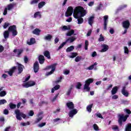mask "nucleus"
Returning a JSON list of instances; mask_svg holds the SVG:
<instances>
[{
	"mask_svg": "<svg viewBox=\"0 0 131 131\" xmlns=\"http://www.w3.org/2000/svg\"><path fill=\"white\" fill-rule=\"evenodd\" d=\"M11 129V126H8L6 127L4 130V131H10V129Z\"/></svg>",
	"mask_w": 131,
	"mask_h": 131,
	"instance_id": "nucleus-64",
	"label": "nucleus"
},
{
	"mask_svg": "<svg viewBox=\"0 0 131 131\" xmlns=\"http://www.w3.org/2000/svg\"><path fill=\"white\" fill-rule=\"evenodd\" d=\"M126 87H125V86H123L121 93L123 96H125V97H128V92L126 91Z\"/></svg>",
	"mask_w": 131,
	"mask_h": 131,
	"instance_id": "nucleus-18",
	"label": "nucleus"
},
{
	"mask_svg": "<svg viewBox=\"0 0 131 131\" xmlns=\"http://www.w3.org/2000/svg\"><path fill=\"white\" fill-rule=\"evenodd\" d=\"M72 89H73V85H72L71 86L69 89L68 92H67V96H70V94H71V91H72Z\"/></svg>",
	"mask_w": 131,
	"mask_h": 131,
	"instance_id": "nucleus-37",
	"label": "nucleus"
},
{
	"mask_svg": "<svg viewBox=\"0 0 131 131\" xmlns=\"http://www.w3.org/2000/svg\"><path fill=\"white\" fill-rule=\"evenodd\" d=\"M77 55H78V54H77V53L72 52V55H71L70 56V58H75V57H76V56H77Z\"/></svg>",
	"mask_w": 131,
	"mask_h": 131,
	"instance_id": "nucleus-43",
	"label": "nucleus"
},
{
	"mask_svg": "<svg viewBox=\"0 0 131 131\" xmlns=\"http://www.w3.org/2000/svg\"><path fill=\"white\" fill-rule=\"evenodd\" d=\"M41 119H42V117L37 118L35 121V123H38V122H39Z\"/></svg>",
	"mask_w": 131,
	"mask_h": 131,
	"instance_id": "nucleus-52",
	"label": "nucleus"
},
{
	"mask_svg": "<svg viewBox=\"0 0 131 131\" xmlns=\"http://www.w3.org/2000/svg\"><path fill=\"white\" fill-rule=\"evenodd\" d=\"M43 6H46V3L43 1L40 2L38 4V9H41Z\"/></svg>",
	"mask_w": 131,
	"mask_h": 131,
	"instance_id": "nucleus-29",
	"label": "nucleus"
},
{
	"mask_svg": "<svg viewBox=\"0 0 131 131\" xmlns=\"http://www.w3.org/2000/svg\"><path fill=\"white\" fill-rule=\"evenodd\" d=\"M28 115L29 116H33V115H34V112H33V111H30Z\"/></svg>",
	"mask_w": 131,
	"mask_h": 131,
	"instance_id": "nucleus-57",
	"label": "nucleus"
},
{
	"mask_svg": "<svg viewBox=\"0 0 131 131\" xmlns=\"http://www.w3.org/2000/svg\"><path fill=\"white\" fill-rule=\"evenodd\" d=\"M85 15H86V11L83 7L77 6L75 8L73 16L75 19H77L78 24L83 23V18L81 17H84Z\"/></svg>",
	"mask_w": 131,
	"mask_h": 131,
	"instance_id": "nucleus-1",
	"label": "nucleus"
},
{
	"mask_svg": "<svg viewBox=\"0 0 131 131\" xmlns=\"http://www.w3.org/2000/svg\"><path fill=\"white\" fill-rule=\"evenodd\" d=\"M89 47V41L88 40H86L85 41V46H84V49L86 51L88 50V47Z\"/></svg>",
	"mask_w": 131,
	"mask_h": 131,
	"instance_id": "nucleus-44",
	"label": "nucleus"
},
{
	"mask_svg": "<svg viewBox=\"0 0 131 131\" xmlns=\"http://www.w3.org/2000/svg\"><path fill=\"white\" fill-rule=\"evenodd\" d=\"M125 131H131V123H128L126 125Z\"/></svg>",
	"mask_w": 131,
	"mask_h": 131,
	"instance_id": "nucleus-32",
	"label": "nucleus"
},
{
	"mask_svg": "<svg viewBox=\"0 0 131 131\" xmlns=\"http://www.w3.org/2000/svg\"><path fill=\"white\" fill-rule=\"evenodd\" d=\"M43 104H46V105H48V102H45V101H41L39 103V106H42Z\"/></svg>",
	"mask_w": 131,
	"mask_h": 131,
	"instance_id": "nucleus-58",
	"label": "nucleus"
},
{
	"mask_svg": "<svg viewBox=\"0 0 131 131\" xmlns=\"http://www.w3.org/2000/svg\"><path fill=\"white\" fill-rule=\"evenodd\" d=\"M66 41H65L64 42H63L58 47V48L57 49V51H59V50H61V49H62V48H63V47H64V46L65 45H66Z\"/></svg>",
	"mask_w": 131,
	"mask_h": 131,
	"instance_id": "nucleus-39",
	"label": "nucleus"
},
{
	"mask_svg": "<svg viewBox=\"0 0 131 131\" xmlns=\"http://www.w3.org/2000/svg\"><path fill=\"white\" fill-rule=\"evenodd\" d=\"M4 36L5 39L9 38L10 36V31L9 30L4 32Z\"/></svg>",
	"mask_w": 131,
	"mask_h": 131,
	"instance_id": "nucleus-26",
	"label": "nucleus"
},
{
	"mask_svg": "<svg viewBox=\"0 0 131 131\" xmlns=\"http://www.w3.org/2000/svg\"><path fill=\"white\" fill-rule=\"evenodd\" d=\"M23 67H24L23 65H22L21 63H18V68H17L18 70V74H21V73L23 72Z\"/></svg>",
	"mask_w": 131,
	"mask_h": 131,
	"instance_id": "nucleus-21",
	"label": "nucleus"
},
{
	"mask_svg": "<svg viewBox=\"0 0 131 131\" xmlns=\"http://www.w3.org/2000/svg\"><path fill=\"white\" fill-rule=\"evenodd\" d=\"M63 79V77L60 76V77L58 78V80H56L55 81L56 83H58V82H61V80Z\"/></svg>",
	"mask_w": 131,
	"mask_h": 131,
	"instance_id": "nucleus-59",
	"label": "nucleus"
},
{
	"mask_svg": "<svg viewBox=\"0 0 131 131\" xmlns=\"http://www.w3.org/2000/svg\"><path fill=\"white\" fill-rule=\"evenodd\" d=\"M4 114H5V115H8V114H9V110L7 109L4 110Z\"/></svg>",
	"mask_w": 131,
	"mask_h": 131,
	"instance_id": "nucleus-62",
	"label": "nucleus"
},
{
	"mask_svg": "<svg viewBox=\"0 0 131 131\" xmlns=\"http://www.w3.org/2000/svg\"><path fill=\"white\" fill-rule=\"evenodd\" d=\"M37 16H39V17H41V14H40V12L37 11L34 13V18H36Z\"/></svg>",
	"mask_w": 131,
	"mask_h": 131,
	"instance_id": "nucleus-41",
	"label": "nucleus"
},
{
	"mask_svg": "<svg viewBox=\"0 0 131 131\" xmlns=\"http://www.w3.org/2000/svg\"><path fill=\"white\" fill-rule=\"evenodd\" d=\"M34 72L37 73L39 70V64H38V61H35L33 66Z\"/></svg>",
	"mask_w": 131,
	"mask_h": 131,
	"instance_id": "nucleus-14",
	"label": "nucleus"
},
{
	"mask_svg": "<svg viewBox=\"0 0 131 131\" xmlns=\"http://www.w3.org/2000/svg\"><path fill=\"white\" fill-rule=\"evenodd\" d=\"M113 100H117V99H118V95H113L112 98Z\"/></svg>",
	"mask_w": 131,
	"mask_h": 131,
	"instance_id": "nucleus-60",
	"label": "nucleus"
},
{
	"mask_svg": "<svg viewBox=\"0 0 131 131\" xmlns=\"http://www.w3.org/2000/svg\"><path fill=\"white\" fill-rule=\"evenodd\" d=\"M46 124H47V123H46V122L41 123L40 124H39L38 125V126L39 127H42V126H45V125H46Z\"/></svg>",
	"mask_w": 131,
	"mask_h": 131,
	"instance_id": "nucleus-55",
	"label": "nucleus"
},
{
	"mask_svg": "<svg viewBox=\"0 0 131 131\" xmlns=\"http://www.w3.org/2000/svg\"><path fill=\"white\" fill-rule=\"evenodd\" d=\"M52 38H53V36H52V35L51 34H48L45 37V39H46V40H49V41H51Z\"/></svg>",
	"mask_w": 131,
	"mask_h": 131,
	"instance_id": "nucleus-30",
	"label": "nucleus"
},
{
	"mask_svg": "<svg viewBox=\"0 0 131 131\" xmlns=\"http://www.w3.org/2000/svg\"><path fill=\"white\" fill-rule=\"evenodd\" d=\"M128 117H129V115H124V114L119 115L118 122L119 125H122V123L125 122V121L127 120V118H128Z\"/></svg>",
	"mask_w": 131,
	"mask_h": 131,
	"instance_id": "nucleus-4",
	"label": "nucleus"
},
{
	"mask_svg": "<svg viewBox=\"0 0 131 131\" xmlns=\"http://www.w3.org/2000/svg\"><path fill=\"white\" fill-rule=\"evenodd\" d=\"M14 7H15V4H10L7 6V9L8 11H10L12 10V9H13Z\"/></svg>",
	"mask_w": 131,
	"mask_h": 131,
	"instance_id": "nucleus-31",
	"label": "nucleus"
},
{
	"mask_svg": "<svg viewBox=\"0 0 131 131\" xmlns=\"http://www.w3.org/2000/svg\"><path fill=\"white\" fill-rule=\"evenodd\" d=\"M21 125H22L23 126H26V125H30V122H27L26 123L21 122Z\"/></svg>",
	"mask_w": 131,
	"mask_h": 131,
	"instance_id": "nucleus-48",
	"label": "nucleus"
},
{
	"mask_svg": "<svg viewBox=\"0 0 131 131\" xmlns=\"http://www.w3.org/2000/svg\"><path fill=\"white\" fill-rule=\"evenodd\" d=\"M94 19H95V16H90L89 19H88L89 24L91 26H93V23H94Z\"/></svg>",
	"mask_w": 131,
	"mask_h": 131,
	"instance_id": "nucleus-24",
	"label": "nucleus"
},
{
	"mask_svg": "<svg viewBox=\"0 0 131 131\" xmlns=\"http://www.w3.org/2000/svg\"><path fill=\"white\" fill-rule=\"evenodd\" d=\"M73 50H74V46H71L70 47H68L66 49V52H67V53H69L70 52H72V51H73Z\"/></svg>",
	"mask_w": 131,
	"mask_h": 131,
	"instance_id": "nucleus-34",
	"label": "nucleus"
},
{
	"mask_svg": "<svg viewBox=\"0 0 131 131\" xmlns=\"http://www.w3.org/2000/svg\"><path fill=\"white\" fill-rule=\"evenodd\" d=\"M7 14H8V8H6L5 9H4V13H3V15L4 16H6V15H7Z\"/></svg>",
	"mask_w": 131,
	"mask_h": 131,
	"instance_id": "nucleus-61",
	"label": "nucleus"
},
{
	"mask_svg": "<svg viewBox=\"0 0 131 131\" xmlns=\"http://www.w3.org/2000/svg\"><path fill=\"white\" fill-rule=\"evenodd\" d=\"M117 92H118V87L117 86H115L112 90V95H115Z\"/></svg>",
	"mask_w": 131,
	"mask_h": 131,
	"instance_id": "nucleus-25",
	"label": "nucleus"
},
{
	"mask_svg": "<svg viewBox=\"0 0 131 131\" xmlns=\"http://www.w3.org/2000/svg\"><path fill=\"white\" fill-rule=\"evenodd\" d=\"M105 40V39L104 38V37L103 36V35L101 34L100 35V38L98 39L99 41H104Z\"/></svg>",
	"mask_w": 131,
	"mask_h": 131,
	"instance_id": "nucleus-45",
	"label": "nucleus"
},
{
	"mask_svg": "<svg viewBox=\"0 0 131 131\" xmlns=\"http://www.w3.org/2000/svg\"><path fill=\"white\" fill-rule=\"evenodd\" d=\"M76 39V38L75 37H71L68 38V39H66V42L67 43V42H70V43H71V42H73V41H75Z\"/></svg>",
	"mask_w": 131,
	"mask_h": 131,
	"instance_id": "nucleus-20",
	"label": "nucleus"
},
{
	"mask_svg": "<svg viewBox=\"0 0 131 131\" xmlns=\"http://www.w3.org/2000/svg\"><path fill=\"white\" fill-rule=\"evenodd\" d=\"M33 85H35V82H34V81H30L29 82L25 83L23 85V86L24 88H30V86H33Z\"/></svg>",
	"mask_w": 131,
	"mask_h": 131,
	"instance_id": "nucleus-8",
	"label": "nucleus"
},
{
	"mask_svg": "<svg viewBox=\"0 0 131 131\" xmlns=\"http://www.w3.org/2000/svg\"><path fill=\"white\" fill-rule=\"evenodd\" d=\"M36 42V41L35 40V38H31L30 39L29 42H27V45L29 46H32V45H34Z\"/></svg>",
	"mask_w": 131,
	"mask_h": 131,
	"instance_id": "nucleus-23",
	"label": "nucleus"
},
{
	"mask_svg": "<svg viewBox=\"0 0 131 131\" xmlns=\"http://www.w3.org/2000/svg\"><path fill=\"white\" fill-rule=\"evenodd\" d=\"M39 0H32L30 2V5H34V4H37Z\"/></svg>",
	"mask_w": 131,
	"mask_h": 131,
	"instance_id": "nucleus-51",
	"label": "nucleus"
},
{
	"mask_svg": "<svg viewBox=\"0 0 131 131\" xmlns=\"http://www.w3.org/2000/svg\"><path fill=\"white\" fill-rule=\"evenodd\" d=\"M73 14V8L72 7L70 6L68 8L67 11L65 13L66 17H69L72 15Z\"/></svg>",
	"mask_w": 131,
	"mask_h": 131,
	"instance_id": "nucleus-7",
	"label": "nucleus"
},
{
	"mask_svg": "<svg viewBox=\"0 0 131 131\" xmlns=\"http://www.w3.org/2000/svg\"><path fill=\"white\" fill-rule=\"evenodd\" d=\"M73 34H74V30H71L67 33L66 35L67 36H71V35H73Z\"/></svg>",
	"mask_w": 131,
	"mask_h": 131,
	"instance_id": "nucleus-36",
	"label": "nucleus"
},
{
	"mask_svg": "<svg viewBox=\"0 0 131 131\" xmlns=\"http://www.w3.org/2000/svg\"><path fill=\"white\" fill-rule=\"evenodd\" d=\"M38 61L40 64H43L45 63V61H46V59L45 58V56L42 55H40L38 56Z\"/></svg>",
	"mask_w": 131,
	"mask_h": 131,
	"instance_id": "nucleus-17",
	"label": "nucleus"
},
{
	"mask_svg": "<svg viewBox=\"0 0 131 131\" xmlns=\"http://www.w3.org/2000/svg\"><path fill=\"white\" fill-rule=\"evenodd\" d=\"M57 65H58V63H54L53 64H51V66H47L46 67V69H52L50 72L47 73V75H51L55 72V71L56 70V67L57 66Z\"/></svg>",
	"mask_w": 131,
	"mask_h": 131,
	"instance_id": "nucleus-6",
	"label": "nucleus"
},
{
	"mask_svg": "<svg viewBox=\"0 0 131 131\" xmlns=\"http://www.w3.org/2000/svg\"><path fill=\"white\" fill-rule=\"evenodd\" d=\"M60 85H56L53 88H52L51 90L52 94H54V93H55V91H58V90L60 89Z\"/></svg>",
	"mask_w": 131,
	"mask_h": 131,
	"instance_id": "nucleus-27",
	"label": "nucleus"
},
{
	"mask_svg": "<svg viewBox=\"0 0 131 131\" xmlns=\"http://www.w3.org/2000/svg\"><path fill=\"white\" fill-rule=\"evenodd\" d=\"M82 85V84H81V83H80V82H79L77 83L76 88V89H77V90H80V89H81Z\"/></svg>",
	"mask_w": 131,
	"mask_h": 131,
	"instance_id": "nucleus-40",
	"label": "nucleus"
},
{
	"mask_svg": "<svg viewBox=\"0 0 131 131\" xmlns=\"http://www.w3.org/2000/svg\"><path fill=\"white\" fill-rule=\"evenodd\" d=\"M66 105L70 110L74 109V103L72 102H67Z\"/></svg>",
	"mask_w": 131,
	"mask_h": 131,
	"instance_id": "nucleus-16",
	"label": "nucleus"
},
{
	"mask_svg": "<svg viewBox=\"0 0 131 131\" xmlns=\"http://www.w3.org/2000/svg\"><path fill=\"white\" fill-rule=\"evenodd\" d=\"M7 95V92L5 91L0 92V97H5Z\"/></svg>",
	"mask_w": 131,
	"mask_h": 131,
	"instance_id": "nucleus-42",
	"label": "nucleus"
},
{
	"mask_svg": "<svg viewBox=\"0 0 131 131\" xmlns=\"http://www.w3.org/2000/svg\"><path fill=\"white\" fill-rule=\"evenodd\" d=\"M41 30L38 28H36L32 31L33 34H35V35H39L40 34Z\"/></svg>",
	"mask_w": 131,
	"mask_h": 131,
	"instance_id": "nucleus-22",
	"label": "nucleus"
},
{
	"mask_svg": "<svg viewBox=\"0 0 131 131\" xmlns=\"http://www.w3.org/2000/svg\"><path fill=\"white\" fill-rule=\"evenodd\" d=\"M10 26V24L8 23H5L3 26V28L4 29H6L7 27H9Z\"/></svg>",
	"mask_w": 131,
	"mask_h": 131,
	"instance_id": "nucleus-54",
	"label": "nucleus"
},
{
	"mask_svg": "<svg viewBox=\"0 0 131 131\" xmlns=\"http://www.w3.org/2000/svg\"><path fill=\"white\" fill-rule=\"evenodd\" d=\"M16 69L17 67H13L11 69L9 70V71H5V73H8V74H9L10 76H12L13 74L14 73V72H15Z\"/></svg>",
	"mask_w": 131,
	"mask_h": 131,
	"instance_id": "nucleus-10",
	"label": "nucleus"
},
{
	"mask_svg": "<svg viewBox=\"0 0 131 131\" xmlns=\"http://www.w3.org/2000/svg\"><path fill=\"white\" fill-rule=\"evenodd\" d=\"M92 34V30H90L88 31L87 33V36H91V35Z\"/></svg>",
	"mask_w": 131,
	"mask_h": 131,
	"instance_id": "nucleus-63",
	"label": "nucleus"
},
{
	"mask_svg": "<svg viewBox=\"0 0 131 131\" xmlns=\"http://www.w3.org/2000/svg\"><path fill=\"white\" fill-rule=\"evenodd\" d=\"M14 113L16 115V119L19 121L22 120V117L24 119H25V118L27 117V116L25 114L23 113V112H20L19 110H15Z\"/></svg>",
	"mask_w": 131,
	"mask_h": 131,
	"instance_id": "nucleus-2",
	"label": "nucleus"
},
{
	"mask_svg": "<svg viewBox=\"0 0 131 131\" xmlns=\"http://www.w3.org/2000/svg\"><path fill=\"white\" fill-rule=\"evenodd\" d=\"M6 103H7V100L5 99L0 100V105H4V104H6Z\"/></svg>",
	"mask_w": 131,
	"mask_h": 131,
	"instance_id": "nucleus-50",
	"label": "nucleus"
},
{
	"mask_svg": "<svg viewBox=\"0 0 131 131\" xmlns=\"http://www.w3.org/2000/svg\"><path fill=\"white\" fill-rule=\"evenodd\" d=\"M93 104H91L87 106L86 107V110L88 112L91 113L92 112V108H93Z\"/></svg>",
	"mask_w": 131,
	"mask_h": 131,
	"instance_id": "nucleus-33",
	"label": "nucleus"
},
{
	"mask_svg": "<svg viewBox=\"0 0 131 131\" xmlns=\"http://www.w3.org/2000/svg\"><path fill=\"white\" fill-rule=\"evenodd\" d=\"M71 29V27L70 26H63L62 27V31H66V30H70Z\"/></svg>",
	"mask_w": 131,
	"mask_h": 131,
	"instance_id": "nucleus-28",
	"label": "nucleus"
},
{
	"mask_svg": "<svg viewBox=\"0 0 131 131\" xmlns=\"http://www.w3.org/2000/svg\"><path fill=\"white\" fill-rule=\"evenodd\" d=\"M124 112L126 114V115H129V114H131V111L129 109H124Z\"/></svg>",
	"mask_w": 131,
	"mask_h": 131,
	"instance_id": "nucleus-46",
	"label": "nucleus"
},
{
	"mask_svg": "<svg viewBox=\"0 0 131 131\" xmlns=\"http://www.w3.org/2000/svg\"><path fill=\"white\" fill-rule=\"evenodd\" d=\"M103 29L104 30H107V24L108 23V15H105L103 17Z\"/></svg>",
	"mask_w": 131,
	"mask_h": 131,
	"instance_id": "nucleus-12",
	"label": "nucleus"
},
{
	"mask_svg": "<svg viewBox=\"0 0 131 131\" xmlns=\"http://www.w3.org/2000/svg\"><path fill=\"white\" fill-rule=\"evenodd\" d=\"M9 107L10 109H15L16 107H17V105L13 103H10L9 104Z\"/></svg>",
	"mask_w": 131,
	"mask_h": 131,
	"instance_id": "nucleus-38",
	"label": "nucleus"
},
{
	"mask_svg": "<svg viewBox=\"0 0 131 131\" xmlns=\"http://www.w3.org/2000/svg\"><path fill=\"white\" fill-rule=\"evenodd\" d=\"M76 114H77V110L76 108H73V110H71V111L69 113V116L71 117V118H73V116H74Z\"/></svg>",
	"mask_w": 131,
	"mask_h": 131,
	"instance_id": "nucleus-11",
	"label": "nucleus"
},
{
	"mask_svg": "<svg viewBox=\"0 0 131 131\" xmlns=\"http://www.w3.org/2000/svg\"><path fill=\"white\" fill-rule=\"evenodd\" d=\"M8 30L9 32H11L12 34V36H16L18 34V32L17 31V27L16 25H12L10 26Z\"/></svg>",
	"mask_w": 131,
	"mask_h": 131,
	"instance_id": "nucleus-5",
	"label": "nucleus"
},
{
	"mask_svg": "<svg viewBox=\"0 0 131 131\" xmlns=\"http://www.w3.org/2000/svg\"><path fill=\"white\" fill-rule=\"evenodd\" d=\"M97 65H98V63L95 62L93 64L89 67L88 68V69H89V70H93L94 69L95 66H97Z\"/></svg>",
	"mask_w": 131,
	"mask_h": 131,
	"instance_id": "nucleus-35",
	"label": "nucleus"
},
{
	"mask_svg": "<svg viewBox=\"0 0 131 131\" xmlns=\"http://www.w3.org/2000/svg\"><path fill=\"white\" fill-rule=\"evenodd\" d=\"M24 52V50L23 49H14L13 50V53H17L16 57L18 58H20V56H21V54Z\"/></svg>",
	"mask_w": 131,
	"mask_h": 131,
	"instance_id": "nucleus-13",
	"label": "nucleus"
},
{
	"mask_svg": "<svg viewBox=\"0 0 131 131\" xmlns=\"http://www.w3.org/2000/svg\"><path fill=\"white\" fill-rule=\"evenodd\" d=\"M102 49L100 51L101 53H104L105 52H107V50H109V46L106 44H102L101 45Z\"/></svg>",
	"mask_w": 131,
	"mask_h": 131,
	"instance_id": "nucleus-15",
	"label": "nucleus"
},
{
	"mask_svg": "<svg viewBox=\"0 0 131 131\" xmlns=\"http://www.w3.org/2000/svg\"><path fill=\"white\" fill-rule=\"evenodd\" d=\"M124 50L125 54H128V53H129V50H128V48H127V47H124Z\"/></svg>",
	"mask_w": 131,
	"mask_h": 131,
	"instance_id": "nucleus-47",
	"label": "nucleus"
},
{
	"mask_svg": "<svg viewBox=\"0 0 131 131\" xmlns=\"http://www.w3.org/2000/svg\"><path fill=\"white\" fill-rule=\"evenodd\" d=\"M94 82V79L93 78H89L86 80L85 81V84L83 87V90L85 91V92H90L91 91V88L90 85L91 83H93Z\"/></svg>",
	"mask_w": 131,
	"mask_h": 131,
	"instance_id": "nucleus-3",
	"label": "nucleus"
},
{
	"mask_svg": "<svg viewBox=\"0 0 131 131\" xmlns=\"http://www.w3.org/2000/svg\"><path fill=\"white\" fill-rule=\"evenodd\" d=\"M81 60V56H77L75 59V62H79Z\"/></svg>",
	"mask_w": 131,
	"mask_h": 131,
	"instance_id": "nucleus-53",
	"label": "nucleus"
},
{
	"mask_svg": "<svg viewBox=\"0 0 131 131\" xmlns=\"http://www.w3.org/2000/svg\"><path fill=\"white\" fill-rule=\"evenodd\" d=\"M43 55L45 57L47 58L49 60L51 59V53H50V51L48 50H46L43 52Z\"/></svg>",
	"mask_w": 131,
	"mask_h": 131,
	"instance_id": "nucleus-19",
	"label": "nucleus"
},
{
	"mask_svg": "<svg viewBox=\"0 0 131 131\" xmlns=\"http://www.w3.org/2000/svg\"><path fill=\"white\" fill-rule=\"evenodd\" d=\"M58 96H59V93H58L54 96V97L52 100V102H55V101H56V100L57 99V98H58Z\"/></svg>",
	"mask_w": 131,
	"mask_h": 131,
	"instance_id": "nucleus-56",
	"label": "nucleus"
},
{
	"mask_svg": "<svg viewBox=\"0 0 131 131\" xmlns=\"http://www.w3.org/2000/svg\"><path fill=\"white\" fill-rule=\"evenodd\" d=\"M122 25L123 28L129 29V26H130V23H129V20H126L122 23Z\"/></svg>",
	"mask_w": 131,
	"mask_h": 131,
	"instance_id": "nucleus-9",
	"label": "nucleus"
},
{
	"mask_svg": "<svg viewBox=\"0 0 131 131\" xmlns=\"http://www.w3.org/2000/svg\"><path fill=\"white\" fill-rule=\"evenodd\" d=\"M93 128L95 130H99V126H98V125H97V124H94L93 125Z\"/></svg>",
	"mask_w": 131,
	"mask_h": 131,
	"instance_id": "nucleus-49",
	"label": "nucleus"
}]
</instances>
